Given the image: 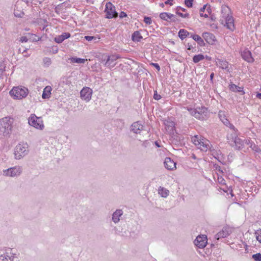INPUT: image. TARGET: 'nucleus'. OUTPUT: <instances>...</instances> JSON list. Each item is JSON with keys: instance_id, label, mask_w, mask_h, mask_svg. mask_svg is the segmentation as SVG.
<instances>
[{"instance_id": "052dcab7", "label": "nucleus", "mask_w": 261, "mask_h": 261, "mask_svg": "<svg viewBox=\"0 0 261 261\" xmlns=\"http://www.w3.org/2000/svg\"><path fill=\"white\" fill-rule=\"evenodd\" d=\"M20 1H22V3L23 2L25 3V4L27 5V6H29L30 4L32 3L31 0H19Z\"/></svg>"}, {"instance_id": "c756f323", "label": "nucleus", "mask_w": 261, "mask_h": 261, "mask_svg": "<svg viewBox=\"0 0 261 261\" xmlns=\"http://www.w3.org/2000/svg\"><path fill=\"white\" fill-rule=\"evenodd\" d=\"M191 34L190 33L185 29H180L178 33V36L181 40H183Z\"/></svg>"}, {"instance_id": "4d7b16f0", "label": "nucleus", "mask_w": 261, "mask_h": 261, "mask_svg": "<svg viewBox=\"0 0 261 261\" xmlns=\"http://www.w3.org/2000/svg\"><path fill=\"white\" fill-rule=\"evenodd\" d=\"M173 0H167L165 2V4L169 5L170 6H171L173 5Z\"/></svg>"}, {"instance_id": "4468645a", "label": "nucleus", "mask_w": 261, "mask_h": 261, "mask_svg": "<svg viewBox=\"0 0 261 261\" xmlns=\"http://www.w3.org/2000/svg\"><path fill=\"white\" fill-rule=\"evenodd\" d=\"M231 232L232 231L230 227L228 226L224 227L221 231L215 235V238L217 240H219L222 238H226L230 234Z\"/></svg>"}, {"instance_id": "7ed1b4c3", "label": "nucleus", "mask_w": 261, "mask_h": 261, "mask_svg": "<svg viewBox=\"0 0 261 261\" xmlns=\"http://www.w3.org/2000/svg\"><path fill=\"white\" fill-rule=\"evenodd\" d=\"M9 94L14 99H22L27 96L29 90L23 86L13 87L9 92Z\"/></svg>"}, {"instance_id": "9d476101", "label": "nucleus", "mask_w": 261, "mask_h": 261, "mask_svg": "<svg viewBox=\"0 0 261 261\" xmlns=\"http://www.w3.org/2000/svg\"><path fill=\"white\" fill-rule=\"evenodd\" d=\"M92 93L93 91L91 88L88 87H84L80 92L81 98L86 102H89L91 99Z\"/></svg>"}, {"instance_id": "0eeeda50", "label": "nucleus", "mask_w": 261, "mask_h": 261, "mask_svg": "<svg viewBox=\"0 0 261 261\" xmlns=\"http://www.w3.org/2000/svg\"><path fill=\"white\" fill-rule=\"evenodd\" d=\"M120 58V56L118 54L106 56L105 58H102L101 62L105 66L111 68L115 66L116 63L115 62Z\"/></svg>"}, {"instance_id": "f704fd0d", "label": "nucleus", "mask_w": 261, "mask_h": 261, "mask_svg": "<svg viewBox=\"0 0 261 261\" xmlns=\"http://www.w3.org/2000/svg\"><path fill=\"white\" fill-rule=\"evenodd\" d=\"M169 192L166 189L160 187L159 189V194L163 197H167L169 195Z\"/></svg>"}, {"instance_id": "aec40b11", "label": "nucleus", "mask_w": 261, "mask_h": 261, "mask_svg": "<svg viewBox=\"0 0 261 261\" xmlns=\"http://www.w3.org/2000/svg\"><path fill=\"white\" fill-rule=\"evenodd\" d=\"M225 23L227 28L231 31H233L235 27L234 24V19L231 15L227 14L225 17Z\"/></svg>"}, {"instance_id": "864d4df0", "label": "nucleus", "mask_w": 261, "mask_h": 261, "mask_svg": "<svg viewBox=\"0 0 261 261\" xmlns=\"http://www.w3.org/2000/svg\"><path fill=\"white\" fill-rule=\"evenodd\" d=\"M28 41V39L26 36H22L20 38L19 41L21 43L27 42Z\"/></svg>"}, {"instance_id": "3c124183", "label": "nucleus", "mask_w": 261, "mask_h": 261, "mask_svg": "<svg viewBox=\"0 0 261 261\" xmlns=\"http://www.w3.org/2000/svg\"><path fill=\"white\" fill-rule=\"evenodd\" d=\"M218 182L221 185H225V180L221 176H219L218 177Z\"/></svg>"}, {"instance_id": "9b49d317", "label": "nucleus", "mask_w": 261, "mask_h": 261, "mask_svg": "<svg viewBox=\"0 0 261 261\" xmlns=\"http://www.w3.org/2000/svg\"><path fill=\"white\" fill-rule=\"evenodd\" d=\"M207 242V237L204 234L197 236L194 241L195 245L199 248H204L206 246Z\"/></svg>"}, {"instance_id": "473e14b6", "label": "nucleus", "mask_w": 261, "mask_h": 261, "mask_svg": "<svg viewBox=\"0 0 261 261\" xmlns=\"http://www.w3.org/2000/svg\"><path fill=\"white\" fill-rule=\"evenodd\" d=\"M247 144L254 152L259 153L261 151L260 148L253 142L248 140Z\"/></svg>"}, {"instance_id": "0e129e2a", "label": "nucleus", "mask_w": 261, "mask_h": 261, "mask_svg": "<svg viewBox=\"0 0 261 261\" xmlns=\"http://www.w3.org/2000/svg\"><path fill=\"white\" fill-rule=\"evenodd\" d=\"M200 16L201 17H204L205 18H207L208 17V15L206 14H203V13H200Z\"/></svg>"}, {"instance_id": "f8f14e48", "label": "nucleus", "mask_w": 261, "mask_h": 261, "mask_svg": "<svg viewBox=\"0 0 261 261\" xmlns=\"http://www.w3.org/2000/svg\"><path fill=\"white\" fill-rule=\"evenodd\" d=\"M14 15L15 17L18 18H22L24 15V13L22 9V1H17L16 2L14 10Z\"/></svg>"}, {"instance_id": "6ab92c4d", "label": "nucleus", "mask_w": 261, "mask_h": 261, "mask_svg": "<svg viewBox=\"0 0 261 261\" xmlns=\"http://www.w3.org/2000/svg\"><path fill=\"white\" fill-rule=\"evenodd\" d=\"M241 56L245 61L248 63H252L254 61L251 51L247 49H245L242 52Z\"/></svg>"}, {"instance_id": "de8ad7c7", "label": "nucleus", "mask_w": 261, "mask_h": 261, "mask_svg": "<svg viewBox=\"0 0 261 261\" xmlns=\"http://www.w3.org/2000/svg\"><path fill=\"white\" fill-rule=\"evenodd\" d=\"M213 168H214V170L219 172L220 173H223L221 167L219 165H218L217 164H214L213 165Z\"/></svg>"}, {"instance_id": "f03ea898", "label": "nucleus", "mask_w": 261, "mask_h": 261, "mask_svg": "<svg viewBox=\"0 0 261 261\" xmlns=\"http://www.w3.org/2000/svg\"><path fill=\"white\" fill-rule=\"evenodd\" d=\"M192 141L198 149L202 151L206 152L208 150H211L210 142L200 136H195L192 138Z\"/></svg>"}, {"instance_id": "5fc2aeb1", "label": "nucleus", "mask_w": 261, "mask_h": 261, "mask_svg": "<svg viewBox=\"0 0 261 261\" xmlns=\"http://www.w3.org/2000/svg\"><path fill=\"white\" fill-rule=\"evenodd\" d=\"M127 16V14L124 11H121L119 14V17L120 18L126 17Z\"/></svg>"}, {"instance_id": "2f4dec72", "label": "nucleus", "mask_w": 261, "mask_h": 261, "mask_svg": "<svg viewBox=\"0 0 261 261\" xmlns=\"http://www.w3.org/2000/svg\"><path fill=\"white\" fill-rule=\"evenodd\" d=\"M142 39V36L138 31H135L132 35V39L134 42H140Z\"/></svg>"}, {"instance_id": "bf43d9fd", "label": "nucleus", "mask_w": 261, "mask_h": 261, "mask_svg": "<svg viewBox=\"0 0 261 261\" xmlns=\"http://www.w3.org/2000/svg\"><path fill=\"white\" fill-rule=\"evenodd\" d=\"M206 10L209 14L212 13V9L210 5L207 4V6L206 8Z\"/></svg>"}, {"instance_id": "ddd939ff", "label": "nucleus", "mask_w": 261, "mask_h": 261, "mask_svg": "<svg viewBox=\"0 0 261 261\" xmlns=\"http://www.w3.org/2000/svg\"><path fill=\"white\" fill-rule=\"evenodd\" d=\"M198 119L200 120H205L208 117L207 108L205 107H197Z\"/></svg>"}, {"instance_id": "4be33fe9", "label": "nucleus", "mask_w": 261, "mask_h": 261, "mask_svg": "<svg viewBox=\"0 0 261 261\" xmlns=\"http://www.w3.org/2000/svg\"><path fill=\"white\" fill-rule=\"evenodd\" d=\"M212 152V155L217 159L219 162L221 163L222 164H224L225 163L223 159V157L221 155V152L220 150H216L214 149H213L210 150Z\"/></svg>"}, {"instance_id": "a18cd8bd", "label": "nucleus", "mask_w": 261, "mask_h": 261, "mask_svg": "<svg viewBox=\"0 0 261 261\" xmlns=\"http://www.w3.org/2000/svg\"><path fill=\"white\" fill-rule=\"evenodd\" d=\"M256 240L261 243V229L257 230L255 232Z\"/></svg>"}, {"instance_id": "e2e57ef3", "label": "nucleus", "mask_w": 261, "mask_h": 261, "mask_svg": "<svg viewBox=\"0 0 261 261\" xmlns=\"http://www.w3.org/2000/svg\"><path fill=\"white\" fill-rule=\"evenodd\" d=\"M171 19V21L173 22H176L177 21H179V19L176 17V16L175 15V17H172Z\"/></svg>"}, {"instance_id": "f257e3e1", "label": "nucleus", "mask_w": 261, "mask_h": 261, "mask_svg": "<svg viewBox=\"0 0 261 261\" xmlns=\"http://www.w3.org/2000/svg\"><path fill=\"white\" fill-rule=\"evenodd\" d=\"M14 119L11 117H4L0 120V135L9 137L11 133Z\"/></svg>"}, {"instance_id": "69168bd1", "label": "nucleus", "mask_w": 261, "mask_h": 261, "mask_svg": "<svg viewBox=\"0 0 261 261\" xmlns=\"http://www.w3.org/2000/svg\"><path fill=\"white\" fill-rule=\"evenodd\" d=\"M256 97L259 99H261V93H259V92L256 93Z\"/></svg>"}, {"instance_id": "c03bdc74", "label": "nucleus", "mask_w": 261, "mask_h": 261, "mask_svg": "<svg viewBox=\"0 0 261 261\" xmlns=\"http://www.w3.org/2000/svg\"><path fill=\"white\" fill-rule=\"evenodd\" d=\"M193 1L194 0H185L184 3L188 8H192L193 5Z\"/></svg>"}, {"instance_id": "774afa93", "label": "nucleus", "mask_w": 261, "mask_h": 261, "mask_svg": "<svg viewBox=\"0 0 261 261\" xmlns=\"http://www.w3.org/2000/svg\"><path fill=\"white\" fill-rule=\"evenodd\" d=\"M148 144V142L147 141H145L143 142V144H142V145L145 146V147H146V145H147Z\"/></svg>"}, {"instance_id": "8fccbe9b", "label": "nucleus", "mask_w": 261, "mask_h": 261, "mask_svg": "<svg viewBox=\"0 0 261 261\" xmlns=\"http://www.w3.org/2000/svg\"><path fill=\"white\" fill-rule=\"evenodd\" d=\"M187 47V49L188 50H192L193 52L195 51L196 50L195 47H193L192 45H190L189 43H188L186 45Z\"/></svg>"}, {"instance_id": "c85d7f7f", "label": "nucleus", "mask_w": 261, "mask_h": 261, "mask_svg": "<svg viewBox=\"0 0 261 261\" xmlns=\"http://www.w3.org/2000/svg\"><path fill=\"white\" fill-rule=\"evenodd\" d=\"M71 63L77 64H84L87 61V59L77 58L76 57H72L68 59Z\"/></svg>"}, {"instance_id": "4c0bfd02", "label": "nucleus", "mask_w": 261, "mask_h": 261, "mask_svg": "<svg viewBox=\"0 0 261 261\" xmlns=\"http://www.w3.org/2000/svg\"><path fill=\"white\" fill-rule=\"evenodd\" d=\"M1 257L3 258V261H14V256L13 255H9L8 253L2 255Z\"/></svg>"}, {"instance_id": "1a4fd4ad", "label": "nucleus", "mask_w": 261, "mask_h": 261, "mask_svg": "<svg viewBox=\"0 0 261 261\" xmlns=\"http://www.w3.org/2000/svg\"><path fill=\"white\" fill-rule=\"evenodd\" d=\"M22 172V168L20 166H15L4 171V174L7 176L15 177L19 175Z\"/></svg>"}, {"instance_id": "37998d69", "label": "nucleus", "mask_w": 261, "mask_h": 261, "mask_svg": "<svg viewBox=\"0 0 261 261\" xmlns=\"http://www.w3.org/2000/svg\"><path fill=\"white\" fill-rule=\"evenodd\" d=\"M84 38L88 41H91L94 40L95 42H97V38L95 36H85Z\"/></svg>"}, {"instance_id": "f3484780", "label": "nucleus", "mask_w": 261, "mask_h": 261, "mask_svg": "<svg viewBox=\"0 0 261 261\" xmlns=\"http://www.w3.org/2000/svg\"><path fill=\"white\" fill-rule=\"evenodd\" d=\"M144 126L140 121L134 122L130 126V130L135 134H140L143 129Z\"/></svg>"}, {"instance_id": "338daca9", "label": "nucleus", "mask_w": 261, "mask_h": 261, "mask_svg": "<svg viewBox=\"0 0 261 261\" xmlns=\"http://www.w3.org/2000/svg\"><path fill=\"white\" fill-rule=\"evenodd\" d=\"M154 144L155 145V146L158 147H160V143L158 142V141H155L154 142Z\"/></svg>"}, {"instance_id": "603ef678", "label": "nucleus", "mask_w": 261, "mask_h": 261, "mask_svg": "<svg viewBox=\"0 0 261 261\" xmlns=\"http://www.w3.org/2000/svg\"><path fill=\"white\" fill-rule=\"evenodd\" d=\"M150 65H151L152 66H153V67H155V68L157 69V70H158V71H159L160 70L161 68H160V65H159V64L156 63H151L150 64Z\"/></svg>"}, {"instance_id": "a878e982", "label": "nucleus", "mask_w": 261, "mask_h": 261, "mask_svg": "<svg viewBox=\"0 0 261 261\" xmlns=\"http://www.w3.org/2000/svg\"><path fill=\"white\" fill-rule=\"evenodd\" d=\"M190 37L194 41H196L200 46L203 47L205 45V43H204L203 39L198 35L191 34Z\"/></svg>"}, {"instance_id": "bb28decb", "label": "nucleus", "mask_w": 261, "mask_h": 261, "mask_svg": "<svg viewBox=\"0 0 261 261\" xmlns=\"http://www.w3.org/2000/svg\"><path fill=\"white\" fill-rule=\"evenodd\" d=\"M52 88L50 86H46L43 91L42 97L43 99H48L50 97Z\"/></svg>"}, {"instance_id": "39448f33", "label": "nucleus", "mask_w": 261, "mask_h": 261, "mask_svg": "<svg viewBox=\"0 0 261 261\" xmlns=\"http://www.w3.org/2000/svg\"><path fill=\"white\" fill-rule=\"evenodd\" d=\"M28 123L31 126L40 130H42L44 127L42 118L37 117L34 114H31L29 118Z\"/></svg>"}, {"instance_id": "423d86ee", "label": "nucleus", "mask_w": 261, "mask_h": 261, "mask_svg": "<svg viewBox=\"0 0 261 261\" xmlns=\"http://www.w3.org/2000/svg\"><path fill=\"white\" fill-rule=\"evenodd\" d=\"M104 12L106 13L105 18L112 19L118 15L115 6L110 2L106 3Z\"/></svg>"}, {"instance_id": "b1692460", "label": "nucleus", "mask_w": 261, "mask_h": 261, "mask_svg": "<svg viewBox=\"0 0 261 261\" xmlns=\"http://www.w3.org/2000/svg\"><path fill=\"white\" fill-rule=\"evenodd\" d=\"M217 63H218L220 68L226 70L229 72H230L229 68V63L226 60L222 59H217Z\"/></svg>"}, {"instance_id": "2eb2a0df", "label": "nucleus", "mask_w": 261, "mask_h": 261, "mask_svg": "<svg viewBox=\"0 0 261 261\" xmlns=\"http://www.w3.org/2000/svg\"><path fill=\"white\" fill-rule=\"evenodd\" d=\"M163 121L167 130L170 133H172L174 130L175 123L171 118L168 117L167 118H164L163 120Z\"/></svg>"}, {"instance_id": "393cba45", "label": "nucleus", "mask_w": 261, "mask_h": 261, "mask_svg": "<svg viewBox=\"0 0 261 261\" xmlns=\"http://www.w3.org/2000/svg\"><path fill=\"white\" fill-rule=\"evenodd\" d=\"M175 13L177 15L179 16L180 17L184 18H189L190 17V14L188 13L183 14L179 12L180 10H182V12H186V9L184 8H182L180 6H177L175 9Z\"/></svg>"}, {"instance_id": "e433bc0d", "label": "nucleus", "mask_w": 261, "mask_h": 261, "mask_svg": "<svg viewBox=\"0 0 261 261\" xmlns=\"http://www.w3.org/2000/svg\"><path fill=\"white\" fill-rule=\"evenodd\" d=\"M204 59V56L202 54L196 55L193 57V62L194 63H197L200 61L203 60Z\"/></svg>"}, {"instance_id": "58836bf2", "label": "nucleus", "mask_w": 261, "mask_h": 261, "mask_svg": "<svg viewBox=\"0 0 261 261\" xmlns=\"http://www.w3.org/2000/svg\"><path fill=\"white\" fill-rule=\"evenodd\" d=\"M187 111L190 113V114L193 117H194L195 118L198 119V116H197V108L195 109L190 108V107H187Z\"/></svg>"}, {"instance_id": "a211bd4d", "label": "nucleus", "mask_w": 261, "mask_h": 261, "mask_svg": "<svg viewBox=\"0 0 261 261\" xmlns=\"http://www.w3.org/2000/svg\"><path fill=\"white\" fill-rule=\"evenodd\" d=\"M165 167L169 170H173L176 169V163L170 158L167 157L165 158L164 162Z\"/></svg>"}, {"instance_id": "6e6552de", "label": "nucleus", "mask_w": 261, "mask_h": 261, "mask_svg": "<svg viewBox=\"0 0 261 261\" xmlns=\"http://www.w3.org/2000/svg\"><path fill=\"white\" fill-rule=\"evenodd\" d=\"M27 144H18L15 147L14 154L15 159H20L28 154Z\"/></svg>"}, {"instance_id": "49530a36", "label": "nucleus", "mask_w": 261, "mask_h": 261, "mask_svg": "<svg viewBox=\"0 0 261 261\" xmlns=\"http://www.w3.org/2000/svg\"><path fill=\"white\" fill-rule=\"evenodd\" d=\"M144 22L147 24H151L152 23L151 18L147 16H144Z\"/></svg>"}, {"instance_id": "c9c22d12", "label": "nucleus", "mask_w": 261, "mask_h": 261, "mask_svg": "<svg viewBox=\"0 0 261 261\" xmlns=\"http://www.w3.org/2000/svg\"><path fill=\"white\" fill-rule=\"evenodd\" d=\"M225 126L228 127L231 129L232 130L233 132H236V128L234 125L231 124L229 121V120L226 118L225 119H223V121H221Z\"/></svg>"}, {"instance_id": "680f3d73", "label": "nucleus", "mask_w": 261, "mask_h": 261, "mask_svg": "<svg viewBox=\"0 0 261 261\" xmlns=\"http://www.w3.org/2000/svg\"><path fill=\"white\" fill-rule=\"evenodd\" d=\"M214 72H212L210 74V82H211V83L213 84V79H214Z\"/></svg>"}, {"instance_id": "79ce46f5", "label": "nucleus", "mask_w": 261, "mask_h": 261, "mask_svg": "<svg viewBox=\"0 0 261 261\" xmlns=\"http://www.w3.org/2000/svg\"><path fill=\"white\" fill-rule=\"evenodd\" d=\"M252 257L255 261H261V253H257L253 254Z\"/></svg>"}, {"instance_id": "09e8293b", "label": "nucleus", "mask_w": 261, "mask_h": 261, "mask_svg": "<svg viewBox=\"0 0 261 261\" xmlns=\"http://www.w3.org/2000/svg\"><path fill=\"white\" fill-rule=\"evenodd\" d=\"M153 97L156 100H159L162 98V96L158 93L156 90H154Z\"/></svg>"}, {"instance_id": "ea45409f", "label": "nucleus", "mask_w": 261, "mask_h": 261, "mask_svg": "<svg viewBox=\"0 0 261 261\" xmlns=\"http://www.w3.org/2000/svg\"><path fill=\"white\" fill-rule=\"evenodd\" d=\"M43 63L44 67H48L51 64V60L49 58H44L43 59Z\"/></svg>"}, {"instance_id": "6e6d98bb", "label": "nucleus", "mask_w": 261, "mask_h": 261, "mask_svg": "<svg viewBox=\"0 0 261 261\" xmlns=\"http://www.w3.org/2000/svg\"><path fill=\"white\" fill-rule=\"evenodd\" d=\"M28 50V48H25L22 51V54H23V56L24 57H29L30 56V54H27V51Z\"/></svg>"}, {"instance_id": "72a5a7b5", "label": "nucleus", "mask_w": 261, "mask_h": 261, "mask_svg": "<svg viewBox=\"0 0 261 261\" xmlns=\"http://www.w3.org/2000/svg\"><path fill=\"white\" fill-rule=\"evenodd\" d=\"M221 13L223 14V17H226L227 14L231 15L230 9L226 5H223L221 8Z\"/></svg>"}, {"instance_id": "a19ab883", "label": "nucleus", "mask_w": 261, "mask_h": 261, "mask_svg": "<svg viewBox=\"0 0 261 261\" xmlns=\"http://www.w3.org/2000/svg\"><path fill=\"white\" fill-rule=\"evenodd\" d=\"M218 117L220 120L222 121L223 119H225L226 117V112L224 111H219L218 113Z\"/></svg>"}, {"instance_id": "412c9836", "label": "nucleus", "mask_w": 261, "mask_h": 261, "mask_svg": "<svg viewBox=\"0 0 261 261\" xmlns=\"http://www.w3.org/2000/svg\"><path fill=\"white\" fill-rule=\"evenodd\" d=\"M71 35L68 32L63 33L61 35L56 37L54 39L55 41L57 43H61L65 39L70 38Z\"/></svg>"}, {"instance_id": "dca6fc26", "label": "nucleus", "mask_w": 261, "mask_h": 261, "mask_svg": "<svg viewBox=\"0 0 261 261\" xmlns=\"http://www.w3.org/2000/svg\"><path fill=\"white\" fill-rule=\"evenodd\" d=\"M202 37L205 41L210 44H213L216 41L215 35L210 32H204L202 35Z\"/></svg>"}, {"instance_id": "7c9ffc66", "label": "nucleus", "mask_w": 261, "mask_h": 261, "mask_svg": "<svg viewBox=\"0 0 261 261\" xmlns=\"http://www.w3.org/2000/svg\"><path fill=\"white\" fill-rule=\"evenodd\" d=\"M229 89L232 92H243V94L245 93V92L243 91V88L239 87L235 85L234 84H231L229 85Z\"/></svg>"}, {"instance_id": "5701e85b", "label": "nucleus", "mask_w": 261, "mask_h": 261, "mask_svg": "<svg viewBox=\"0 0 261 261\" xmlns=\"http://www.w3.org/2000/svg\"><path fill=\"white\" fill-rule=\"evenodd\" d=\"M123 211L121 209L116 210L112 215V221L117 223L120 221V217L123 215Z\"/></svg>"}, {"instance_id": "20e7f679", "label": "nucleus", "mask_w": 261, "mask_h": 261, "mask_svg": "<svg viewBox=\"0 0 261 261\" xmlns=\"http://www.w3.org/2000/svg\"><path fill=\"white\" fill-rule=\"evenodd\" d=\"M236 132L227 136V140L231 146L237 150H240L243 146V141L237 136Z\"/></svg>"}, {"instance_id": "cd10ccee", "label": "nucleus", "mask_w": 261, "mask_h": 261, "mask_svg": "<svg viewBox=\"0 0 261 261\" xmlns=\"http://www.w3.org/2000/svg\"><path fill=\"white\" fill-rule=\"evenodd\" d=\"M160 18L164 20L168 21L169 19L175 17V15L168 12H162L160 14Z\"/></svg>"}, {"instance_id": "13d9d810", "label": "nucleus", "mask_w": 261, "mask_h": 261, "mask_svg": "<svg viewBox=\"0 0 261 261\" xmlns=\"http://www.w3.org/2000/svg\"><path fill=\"white\" fill-rule=\"evenodd\" d=\"M207 6V4H205V5H203V7L200 9V13H203V12H204V11L206 10V8Z\"/></svg>"}]
</instances>
